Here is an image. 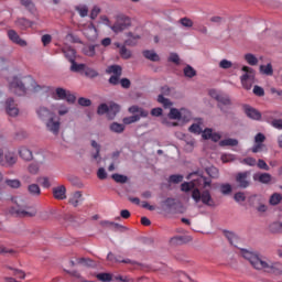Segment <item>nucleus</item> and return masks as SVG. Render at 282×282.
<instances>
[{
	"instance_id": "nucleus-14",
	"label": "nucleus",
	"mask_w": 282,
	"mask_h": 282,
	"mask_svg": "<svg viewBox=\"0 0 282 282\" xmlns=\"http://www.w3.org/2000/svg\"><path fill=\"white\" fill-rule=\"evenodd\" d=\"M36 113H37V117L42 120V122H47L50 118H53V116H55L54 112L45 106H40L36 109Z\"/></svg>"
},
{
	"instance_id": "nucleus-47",
	"label": "nucleus",
	"mask_w": 282,
	"mask_h": 282,
	"mask_svg": "<svg viewBox=\"0 0 282 282\" xmlns=\"http://www.w3.org/2000/svg\"><path fill=\"white\" fill-rule=\"evenodd\" d=\"M140 115H134L123 118V124H133V122H139Z\"/></svg>"
},
{
	"instance_id": "nucleus-41",
	"label": "nucleus",
	"mask_w": 282,
	"mask_h": 282,
	"mask_svg": "<svg viewBox=\"0 0 282 282\" xmlns=\"http://www.w3.org/2000/svg\"><path fill=\"white\" fill-rule=\"evenodd\" d=\"M282 200V195L279 193H274L270 199H269V204H271V206H279V204H281Z\"/></svg>"
},
{
	"instance_id": "nucleus-27",
	"label": "nucleus",
	"mask_w": 282,
	"mask_h": 282,
	"mask_svg": "<svg viewBox=\"0 0 282 282\" xmlns=\"http://www.w3.org/2000/svg\"><path fill=\"white\" fill-rule=\"evenodd\" d=\"M15 25H18L20 30H28V28H32V22L25 18H20L15 21Z\"/></svg>"
},
{
	"instance_id": "nucleus-64",
	"label": "nucleus",
	"mask_w": 282,
	"mask_h": 282,
	"mask_svg": "<svg viewBox=\"0 0 282 282\" xmlns=\"http://www.w3.org/2000/svg\"><path fill=\"white\" fill-rule=\"evenodd\" d=\"M271 126H272L274 129L282 130V119H274V120L271 122Z\"/></svg>"
},
{
	"instance_id": "nucleus-53",
	"label": "nucleus",
	"mask_w": 282,
	"mask_h": 282,
	"mask_svg": "<svg viewBox=\"0 0 282 282\" xmlns=\"http://www.w3.org/2000/svg\"><path fill=\"white\" fill-rule=\"evenodd\" d=\"M28 171L31 175H37L39 171H40V166L39 163H31L28 166Z\"/></svg>"
},
{
	"instance_id": "nucleus-39",
	"label": "nucleus",
	"mask_w": 282,
	"mask_h": 282,
	"mask_svg": "<svg viewBox=\"0 0 282 282\" xmlns=\"http://www.w3.org/2000/svg\"><path fill=\"white\" fill-rule=\"evenodd\" d=\"M184 76H186V78H194V76H197V70H195V68H193V66L187 65L184 69H183Z\"/></svg>"
},
{
	"instance_id": "nucleus-21",
	"label": "nucleus",
	"mask_w": 282,
	"mask_h": 282,
	"mask_svg": "<svg viewBox=\"0 0 282 282\" xmlns=\"http://www.w3.org/2000/svg\"><path fill=\"white\" fill-rule=\"evenodd\" d=\"M69 204H72L74 208H77V206H80V204H83V193L75 192L69 198Z\"/></svg>"
},
{
	"instance_id": "nucleus-3",
	"label": "nucleus",
	"mask_w": 282,
	"mask_h": 282,
	"mask_svg": "<svg viewBox=\"0 0 282 282\" xmlns=\"http://www.w3.org/2000/svg\"><path fill=\"white\" fill-rule=\"evenodd\" d=\"M10 91L12 94H15V96H25L28 89H33V91H39L40 89H43V86H40L36 84V80L32 78V76H28L24 78L20 77H13L10 83Z\"/></svg>"
},
{
	"instance_id": "nucleus-34",
	"label": "nucleus",
	"mask_w": 282,
	"mask_h": 282,
	"mask_svg": "<svg viewBox=\"0 0 282 282\" xmlns=\"http://www.w3.org/2000/svg\"><path fill=\"white\" fill-rule=\"evenodd\" d=\"M207 175L212 177V180H219V169L215 166H209L206 169Z\"/></svg>"
},
{
	"instance_id": "nucleus-63",
	"label": "nucleus",
	"mask_w": 282,
	"mask_h": 282,
	"mask_svg": "<svg viewBox=\"0 0 282 282\" xmlns=\"http://www.w3.org/2000/svg\"><path fill=\"white\" fill-rule=\"evenodd\" d=\"M181 25H183V28H192L193 26V20L188 19V18H183L180 20Z\"/></svg>"
},
{
	"instance_id": "nucleus-17",
	"label": "nucleus",
	"mask_w": 282,
	"mask_h": 282,
	"mask_svg": "<svg viewBox=\"0 0 282 282\" xmlns=\"http://www.w3.org/2000/svg\"><path fill=\"white\" fill-rule=\"evenodd\" d=\"M98 47H100V44H88L83 47L82 52L85 56L94 58V56H96V50H98Z\"/></svg>"
},
{
	"instance_id": "nucleus-15",
	"label": "nucleus",
	"mask_w": 282,
	"mask_h": 282,
	"mask_svg": "<svg viewBox=\"0 0 282 282\" xmlns=\"http://www.w3.org/2000/svg\"><path fill=\"white\" fill-rule=\"evenodd\" d=\"M202 137L204 140H212L213 142H219L221 140V134L219 132H213L210 128L205 129Z\"/></svg>"
},
{
	"instance_id": "nucleus-6",
	"label": "nucleus",
	"mask_w": 282,
	"mask_h": 282,
	"mask_svg": "<svg viewBox=\"0 0 282 282\" xmlns=\"http://www.w3.org/2000/svg\"><path fill=\"white\" fill-rule=\"evenodd\" d=\"M242 72H245V74L240 77L241 85L243 89L250 90L252 89V85H254L256 73L252 67L249 66H243Z\"/></svg>"
},
{
	"instance_id": "nucleus-18",
	"label": "nucleus",
	"mask_w": 282,
	"mask_h": 282,
	"mask_svg": "<svg viewBox=\"0 0 282 282\" xmlns=\"http://www.w3.org/2000/svg\"><path fill=\"white\" fill-rule=\"evenodd\" d=\"M254 182L260 184H270L272 182V175L270 173H258L253 175Z\"/></svg>"
},
{
	"instance_id": "nucleus-19",
	"label": "nucleus",
	"mask_w": 282,
	"mask_h": 282,
	"mask_svg": "<svg viewBox=\"0 0 282 282\" xmlns=\"http://www.w3.org/2000/svg\"><path fill=\"white\" fill-rule=\"evenodd\" d=\"M84 34L88 41H96V39H98V30H96L94 24H90L87 29H85Z\"/></svg>"
},
{
	"instance_id": "nucleus-31",
	"label": "nucleus",
	"mask_w": 282,
	"mask_h": 282,
	"mask_svg": "<svg viewBox=\"0 0 282 282\" xmlns=\"http://www.w3.org/2000/svg\"><path fill=\"white\" fill-rule=\"evenodd\" d=\"M75 10L76 12H78L82 19H85V17L89 14V7H87L86 4H78L75 7Z\"/></svg>"
},
{
	"instance_id": "nucleus-4",
	"label": "nucleus",
	"mask_w": 282,
	"mask_h": 282,
	"mask_svg": "<svg viewBox=\"0 0 282 282\" xmlns=\"http://www.w3.org/2000/svg\"><path fill=\"white\" fill-rule=\"evenodd\" d=\"M11 214L15 217H36V209L28 205V200L15 197L14 205L11 207Z\"/></svg>"
},
{
	"instance_id": "nucleus-1",
	"label": "nucleus",
	"mask_w": 282,
	"mask_h": 282,
	"mask_svg": "<svg viewBox=\"0 0 282 282\" xmlns=\"http://www.w3.org/2000/svg\"><path fill=\"white\" fill-rule=\"evenodd\" d=\"M243 259L251 263L254 270H263L264 272H272V274L282 275V264L281 262L269 263L263 256L257 251H249L246 249L241 250Z\"/></svg>"
},
{
	"instance_id": "nucleus-36",
	"label": "nucleus",
	"mask_w": 282,
	"mask_h": 282,
	"mask_svg": "<svg viewBox=\"0 0 282 282\" xmlns=\"http://www.w3.org/2000/svg\"><path fill=\"white\" fill-rule=\"evenodd\" d=\"M239 144V141L237 139H224L219 142V147H237Z\"/></svg>"
},
{
	"instance_id": "nucleus-23",
	"label": "nucleus",
	"mask_w": 282,
	"mask_h": 282,
	"mask_svg": "<svg viewBox=\"0 0 282 282\" xmlns=\"http://www.w3.org/2000/svg\"><path fill=\"white\" fill-rule=\"evenodd\" d=\"M62 52H63L65 58H67V61H69V63H74V61H76V50H74L72 47H63Z\"/></svg>"
},
{
	"instance_id": "nucleus-10",
	"label": "nucleus",
	"mask_w": 282,
	"mask_h": 282,
	"mask_svg": "<svg viewBox=\"0 0 282 282\" xmlns=\"http://www.w3.org/2000/svg\"><path fill=\"white\" fill-rule=\"evenodd\" d=\"M242 109L247 118H250V120H257V121L261 120V112L254 107L250 105H243Z\"/></svg>"
},
{
	"instance_id": "nucleus-37",
	"label": "nucleus",
	"mask_w": 282,
	"mask_h": 282,
	"mask_svg": "<svg viewBox=\"0 0 282 282\" xmlns=\"http://www.w3.org/2000/svg\"><path fill=\"white\" fill-rule=\"evenodd\" d=\"M245 61L248 63V65L254 66L259 65V58L254 56V54L248 53L245 55Z\"/></svg>"
},
{
	"instance_id": "nucleus-26",
	"label": "nucleus",
	"mask_w": 282,
	"mask_h": 282,
	"mask_svg": "<svg viewBox=\"0 0 282 282\" xmlns=\"http://www.w3.org/2000/svg\"><path fill=\"white\" fill-rule=\"evenodd\" d=\"M107 260L113 261L115 263H132L131 259H122V257L115 256L112 252L108 253Z\"/></svg>"
},
{
	"instance_id": "nucleus-24",
	"label": "nucleus",
	"mask_w": 282,
	"mask_h": 282,
	"mask_svg": "<svg viewBox=\"0 0 282 282\" xmlns=\"http://www.w3.org/2000/svg\"><path fill=\"white\" fill-rule=\"evenodd\" d=\"M271 235H282V221H273L269 225Z\"/></svg>"
},
{
	"instance_id": "nucleus-11",
	"label": "nucleus",
	"mask_w": 282,
	"mask_h": 282,
	"mask_svg": "<svg viewBox=\"0 0 282 282\" xmlns=\"http://www.w3.org/2000/svg\"><path fill=\"white\" fill-rule=\"evenodd\" d=\"M4 107L8 116H11V118H17V116H19V107L17 106V102H14V99L8 98Z\"/></svg>"
},
{
	"instance_id": "nucleus-42",
	"label": "nucleus",
	"mask_w": 282,
	"mask_h": 282,
	"mask_svg": "<svg viewBox=\"0 0 282 282\" xmlns=\"http://www.w3.org/2000/svg\"><path fill=\"white\" fill-rule=\"evenodd\" d=\"M84 74L87 78H98L99 74L98 70L94 69V68H89L86 66V68L84 69Z\"/></svg>"
},
{
	"instance_id": "nucleus-38",
	"label": "nucleus",
	"mask_w": 282,
	"mask_h": 282,
	"mask_svg": "<svg viewBox=\"0 0 282 282\" xmlns=\"http://www.w3.org/2000/svg\"><path fill=\"white\" fill-rule=\"evenodd\" d=\"M21 4L24 6V8L29 10L31 14H34V12H36V7L34 6V2H32V0H21Z\"/></svg>"
},
{
	"instance_id": "nucleus-51",
	"label": "nucleus",
	"mask_w": 282,
	"mask_h": 282,
	"mask_svg": "<svg viewBox=\"0 0 282 282\" xmlns=\"http://www.w3.org/2000/svg\"><path fill=\"white\" fill-rule=\"evenodd\" d=\"M119 54L126 61H128V58H131V52L128 50L127 46H121Z\"/></svg>"
},
{
	"instance_id": "nucleus-30",
	"label": "nucleus",
	"mask_w": 282,
	"mask_h": 282,
	"mask_svg": "<svg viewBox=\"0 0 282 282\" xmlns=\"http://www.w3.org/2000/svg\"><path fill=\"white\" fill-rule=\"evenodd\" d=\"M120 111V106L117 104H112L108 107V119L113 120L116 115Z\"/></svg>"
},
{
	"instance_id": "nucleus-57",
	"label": "nucleus",
	"mask_w": 282,
	"mask_h": 282,
	"mask_svg": "<svg viewBox=\"0 0 282 282\" xmlns=\"http://www.w3.org/2000/svg\"><path fill=\"white\" fill-rule=\"evenodd\" d=\"M97 279L98 281L110 282L113 278L110 273H98Z\"/></svg>"
},
{
	"instance_id": "nucleus-5",
	"label": "nucleus",
	"mask_w": 282,
	"mask_h": 282,
	"mask_svg": "<svg viewBox=\"0 0 282 282\" xmlns=\"http://www.w3.org/2000/svg\"><path fill=\"white\" fill-rule=\"evenodd\" d=\"M210 98H214V100H217L218 107L221 111H224V107H231L232 100H230V96L227 94H224L217 89H210L209 90Z\"/></svg>"
},
{
	"instance_id": "nucleus-44",
	"label": "nucleus",
	"mask_w": 282,
	"mask_h": 282,
	"mask_svg": "<svg viewBox=\"0 0 282 282\" xmlns=\"http://www.w3.org/2000/svg\"><path fill=\"white\" fill-rule=\"evenodd\" d=\"M112 180L117 182V184H127L129 177L122 174H112Z\"/></svg>"
},
{
	"instance_id": "nucleus-8",
	"label": "nucleus",
	"mask_w": 282,
	"mask_h": 282,
	"mask_svg": "<svg viewBox=\"0 0 282 282\" xmlns=\"http://www.w3.org/2000/svg\"><path fill=\"white\" fill-rule=\"evenodd\" d=\"M45 127L53 135H58L61 132V119L56 118V115H53L45 121Z\"/></svg>"
},
{
	"instance_id": "nucleus-7",
	"label": "nucleus",
	"mask_w": 282,
	"mask_h": 282,
	"mask_svg": "<svg viewBox=\"0 0 282 282\" xmlns=\"http://www.w3.org/2000/svg\"><path fill=\"white\" fill-rule=\"evenodd\" d=\"M131 28V19L127 15H118L113 25H110V30L115 32V34H120V32H124V30H129Z\"/></svg>"
},
{
	"instance_id": "nucleus-13",
	"label": "nucleus",
	"mask_w": 282,
	"mask_h": 282,
	"mask_svg": "<svg viewBox=\"0 0 282 282\" xmlns=\"http://www.w3.org/2000/svg\"><path fill=\"white\" fill-rule=\"evenodd\" d=\"M8 37L9 41H12L15 45H20V47H28V42L17 33L14 30H9L8 31Z\"/></svg>"
},
{
	"instance_id": "nucleus-61",
	"label": "nucleus",
	"mask_w": 282,
	"mask_h": 282,
	"mask_svg": "<svg viewBox=\"0 0 282 282\" xmlns=\"http://www.w3.org/2000/svg\"><path fill=\"white\" fill-rule=\"evenodd\" d=\"M78 263L80 265H87L88 268L94 267V261L91 259H88V258H80V259H78Z\"/></svg>"
},
{
	"instance_id": "nucleus-56",
	"label": "nucleus",
	"mask_w": 282,
	"mask_h": 282,
	"mask_svg": "<svg viewBox=\"0 0 282 282\" xmlns=\"http://www.w3.org/2000/svg\"><path fill=\"white\" fill-rule=\"evenodd\" d=\"M234 199H235V202H237V204H241V203L246 202V193L237 192L234 195Z\"/></svg>"
},
{
	"instance_id": "nucleus-58",
	"label": "nucleus",
	"mask_w": 282,
	"mask_h": 282,
	"mask_svg": "<svg viewBox=\"0 0 282 282\" xmlns=\"http://www.w3.org/2000/svg\"><path fill=\"white\" fill-rule=\"evenodd\" d=\"M97 113L98 116H105V113H109V106H107V104H101L99 105L98 109H97Z\"/></svg>"
},
{
	"instance_id": "nucleus-48",
	"label": "nucleus",
	"mask_w": 282,
	"mask_h": 282,
	"mask_svg": "<svg viewBox=\"0 0 282 282\" xmlns=\"http://www.w3.org/2000/svg\"><path fill=\"white\" fill-rule=\"evenodd\" d=\"M37 182L41 184V186H43V188H50V186H52V183H50V178L47 176L37 177Z\"/></svg>"
},
{
	"instance_id": "nucleus-25",
	"label": "nucleus",
	"mask_w": 282,
	"mask_h": 282,
	"mask_svg": "<svg viewBox=\"0 0 282 282\" xmlns=\"http://www.w3.org/2000/svg\"><path fill=\"white\" fill-rule=\"evenodd\" d=\"M127 36L128 40L124 41V45H128L129 47L138 45V41H140V35H134L133 33L129 32Z\"/></svg>"
},
{
	"instance_id": "nucleus-46",
	"label": "nucleus",
	"mask_w": 282,
	"mask_h": 282,
	"mask_svg": "<svg viewBox=\"0 0 282 282\" xmlns=\"http://www.w3.org/2000/svg\"><path fill=\"white\" fill-rule=\"evenodd\" d=\"M220 193L223 195H230L232 193V185L225 183L220 185Z\"/></svg>"
},
{
	"instance_id": "nucleus-16",
	"label": "nucleus",
	"mask_w": 282,
	"mask_h": 282,
	"mask_svg": "<svg viewBox=\"0 0 282 282\" xmlns=\"http://www.w3.org/2000/svg\"><path fill=\"white\" fill-rule=\"evenodd\" d=\"M53 197L59 200L67 199V188L65 187V185H59L57 187H54Z\"/></svg>"
},
{
	"instance_id": "nucleus-54",
	"label": "nucleus",
	"mask_w": 282,
	"mask_h": 282,
	"mask_svg": "<svg viewBox=\"0 0 282 282\" xmlns=\"http://www.w3.org/2000/svg\"><path fill=\"white\" fill-rule=\"evenodd\" d=\"M240 164H246L247 166H257V159L246 158L240 161Z\"/></svg>"
},
{
	"instance_id": "nucleus-28",
	"label": "nucleus",
	"mask_w": 282,
	"mask_h": 282,
	"mask_svg": "<svg viewBox=\"0 0 282 282\" xmlns=\"http://www.w3.org/2000/svg\"><path fill=\"white\" fill-rule=\"evenodd\" d=\"M109 129L112 133H124L126 126L124 123L112 122Z\"/></svg>"
},
{
	"instance_id": "nucleus-60",
	"label": "nucleus",
	"mask_w": 282,
	"mask_h": 282,
	"mask_svg": "<svg viewBox=\"0 0 282 282\" xmlns=\"http://www.w3.org/2000/svg\"><path fill=\"white\" fill-rule=\"evenodd\" d=\"M218 67H220V69H230L232 67V63L228 59H221Z\"/></svg>"
},
{
	"instance_id": "nucleus-52",
	"label": "nucleus",
	"mask_w": 282,
	"mask_h": 282,
	"mask_svg": "<svg viewBox=\"0 0 282 282\" xmlns=\"http://www.w3.org/2000/svg\"><path fill=\"white\" fill-rule=\"evenodd\" d=\"M7 186H10V188H21V181L19 180H7L6 181Z\"/></svg>"
},
{
	"instance_id": "nucleus-49",
	"label": "nucleus",
	"mask_w": 282,
	"mask_h": 282,
	"mask_svg": "<svg viewBox=\"0 0 282 282\" xmlns=\"http://www.w3.org/2000/svg\"><path fill=\"white\" fill-rule=\"evenodd\" d=\"M113 281H118V282H133V279L130 278L129 275H113L112 276Z\"/></svg>"
},
{
	"instance_id": "nucleus-2",
	"label": "nucleus",
	"mask_w": 282,
	"mask_h": 282,
	"mask_svg": "<svg viewBox=\"0 0 282 282\" xmlns=\"http://www.w3.org/2000/svg\"><path fill=\"white\" fill-rule=\"evenodd\" d=\"M181 191L183 193H191L192 191V199H194L195 204L203 203L204 206H209V208H215V199L208 189L200 191L195 187V183L193 182H184L181 184Z\"/></svg>"
},
{
	"instance_id": "nucleus-59",
	"label": "nucleus",
	"mask_w": 282,
	"mask_h": 282,
	"mask_svg": "<svg viewBox=\"0 0 282 282\" xmlns=\"http://www.w3.org/2000/svg\"><path fill=\"white\" fill-rule=\"evenodd\" d=\"M188 131L191 133H196L197 135H199V133H202V126H199V123H193L189 128Z\"/></svg>"
},
{
	"instance_id": "nucleus-35",
	"label": "nucleus",
	"mask_w": 282,
	"mask_h": 282,
	"mask_svg": "<svg viewBox=\"0 0 282 282\" xmlns=\"http://www.w3.org/2000/svg\"><path fill=\"white\" fill-rule=\"evenodd\" d=\"M108 74H113L115 76H122V67L120 65H111L107 68Z\"/></svg>"
},
{
	"instance_id": "nucleus-9",
	"label": "nucleus",
	"mask_w": 282,
	"mask_h": 282,
	"mask_svg": "<svg viewBox=\"0 0 282 282\" xmlns=\"http://www.w3.org/2000/svg\"><path fill=\"white\" fill-rule=\"evenodd\" d=\"M236 184H237V188H249L251 181H250V172L246 171V172H240L238 174H236Z\"/></svg>"
},
{
	"instance_id": "nucleus-33",
	"label": "nucleus",
	"mask_w": 282,
	"mask_h": 282,
	"mask_svg": "<svg viewBox=\"0 0 282 282\" xmlns=\"http://www.w3.org/2000/svg\"><path fill=\"white\" fill-rule=\"evenodd\" d=\"M28 192L33 197H39V195H41V187L39 186V184H31L28 186Z\"/></svg>"
},
{
	"instance_id": "nucleus-43",
	"label": "nucleus",
	"mask_w": 282,
	"mask_h": 282,
	"mask_svg": "<svg viewBox=\"0 0 282 282\" xmlns=\"http://www.w3.org/2000/svg\"><path fill=\"white\" fill-rule=\"evenodd\" d=\"M70 72H85L86 66L85 64H78L76 63V59L70 62Z\"/></svg>"
},
{
	"instance_id": "nucleus-29",
	"label": "nucleus",
	"mask_w": 282,
	"mask_h": 282,
	"mask_svg": "<svg viewBox=\"0 0 282 282\" xmlns=\"http://www.w3.org/2000/svg\"><path fill=\"white\" fill-rule=\"evenodd\" d=\"M186 111V109H176V108H171L170 109V113H169V118L171 120H182V112Z\"/></svg>"
},
{
	"instance_id": "nucleus-20",
	"label": "nucleus",
	"mask_w": 282,
	"mask_h": 282,
	"mask_svg": "<svg viewBox=\"0 0 282 282\" xmlns=\"http://www.w3.org/2000/svg\"><path fill=\"white\" fill-rule=\"evenodd\" d=\"M144 58L151 61L152 63L160 62V55L154 50H145L142 52Z\"/></svg>"
},
{
	"instance_id": "nucleus-40",
	"label": "nucleus",
	"mask_w": 282,
	"mask_h": 282,
	"mask_svg": "<svg viewBox=\"0 0 282 282\" xmlns=\"http://www.w3.org/2000/svg\"><path fill=\"white\" fill-rule=\"evenodd\" d=\"M158 102H160V105H163L165 109L173 107V102H171L169 98L164 97V95L158 96Z\"/></svg>"
},
{
	"instance_id": "nucleus-45",
	"label": "nucleus",
	"mask_w": 282,
	"mask_h": 282,
	"mask_svg": "<svg viewBox=\"0 0 282 282\" xmlns=\"http://www.w3.org/2000/svg\"><path fill=\"white\" fill-rule=\"evenodd\" d=\"M225 237L228 239L229 243L231 246H237V241H238V238H237V235H235V232L232 231H227L225 234Z\"/></svg>"
},
{
	"instance_id": "nucleus-62",
	"label": "nucleus",
	"mask_w": 282,
	"mask_h": 282,
	"mask_svg": "<svg viewBox=\"0 0 282 282\" xmlns=\"http://www.w3.org/2000/svg\"><path fill=\"white\" fill-rule=\"evenodd\" d=\"M170 242L172 246H180V243H184V237L182 236H176L170 239Z\"/></svg>"
},
{
	"instance_id": "nucleus-50",
	"label": "nucleus",
	"mask_w": 282,
	"mask_h": 282,
	"mask_svg": "<svg viewBox=\"0 0 282 282\" xmlns=\"http://www.w3.org/2000/svg\"><path fill=\"white\" fill-rule=\"evenodd\" d=\"M165 210H173L175 208V199L174 198H166L164 202Z\"/></svg>"
},
{
	"instance_id": "nucleus-12",
	"label": "nucleus",
	"mask_w": 282,
	"mask_h": 282,
	"mask_svg": "<svg viewBox=\"0 0 282 282\" xmlns=\"http://www.w3.org/2000/svg\"><path fill=\"white\" fill-rule=\"evenodd\" d=\"M19 158L17 156V153L14 152H7L4 154V158L2 159V166L6 169H11V166H14L17 164Z\"/></svg>"
},
{
	"instance_id": "nucleus-22",
	"label": "nucleus",
	"mask_w": 282,
	"mask_h": 282,
	"mask_svg": "<svg viewBox=\"0 0 282 282\" xmlns=\"http://www.w3.org/2000/svg\"><path fill=\"white\" fill-rule=\"evenodd\" d=\"M19 155L20 158H22V160H25V162H30L34 158V155L32 154V150L28 149L26 147L20 148Z\"/></svg>"
},
{
	"instance_id": "nucleus-32",
	"label": "nucleus",
	"mask_w": 282,
	"mask_h": 282,
	"mask_svg": "<svg viewBox=\"0 0 282 282\" xmlns=\"http://www.w3.org/2000/svg\"><path fill=\"white\" fill-rule=\"evenodd\" d=\"M260 73L264 74V76H272L274 74V68H272V64L269 63L267 65L260 66Z\"/></svg>"
},
{
	"instance_id": "nucleus-55",
	"label": "nucleus",
	"mask_w": 282,
	"mask_h": 282,
	"mask_svg": "<svg viewBox=\"0 0 282 282\" xmlns=\"http://www.w3.org/2000/svg\"><path fill=\"white\" fill-rule=\"evenodd\" d=\"M69 90L65 89V88H56L55 89V94L56 96L61 99V100H65V98L67 97V93Z\"/></svg>"
}]
</instances>
